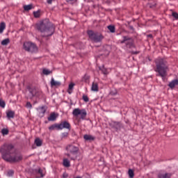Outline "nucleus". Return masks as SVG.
Listing matches in <instances>:
<instances>
[{
	"mask_svg": "<svg viewBox=\"0 0 178 178\" xmlns=\"http://www.w3.org/2000/svg\"><path fill=\"white\" fill-rule=\"evenodd\" d=\"M88 35L94 42H101L104 40V35L98 32H94V31H88Z\"/></svg>",
	"mask_w": 178,
	"mask_h": 178,
	"instance_id": "obj_6",
	"label": "nucleus"
},
{
	"mask_svg": "<svg viewBox=\"0 0 178 178\" xmlns=\"http://www.w3.org/2000/svg\"><path fill=\"white\" fill-rule=\"evenodd\" d=\"M83 80H85V81H87V80H90V75L86 74L83 76Z\"/></svg>",
	"mask_w": 178,
	"mask_h": 178,
	"instance_id": "obj_36",
	"label": "nucleus"
},
{
	"mask_svg": "<svg viewBox=\"0 0 178 178\" xmlns=\"http://www.w3.org/2000/svg\"><path fill=\"white\" fill-rule=\"evenodd\" d=\"M83 138L84 140H86V141H94V140H95V136H92V135H88V134L84 135Z\"/></svg>",
	"mask_w": 178,
	"mask_h": 178,
	"instance_id": "obj_12",
	"label": "nucleus"
},
{
	"mask_svg": "<svg viewBox=\"0 0 178 178\" xmlns=\"http://www.w3.org/2000/svg\"><path fill=\"white\" fill-rule=\"evenodd\" d=\"M50 86L51 87H56V88H58V87H60V86H62V82L59 81H55V79L52 77L51 79Z\"/></svg>",
	"mask_w": 178,
	"mask_h": 178,
	"instance_id": "obj_10",
	"label": "nucleus"
},
{
	"mask_svg": "<svg viewBox=\"0 0 178 178\" xmlns=\"http://www.w3.org/2000/svg\"><path fill=\"white\" fill-rule=\"evenodd\" d=\"M176 86H178V79L172 80L168 84V87H170V88H175Z\"/></svg>",
	"mask_w": 178,
	"mask_h": 178,
	"instance_id": "obj_11",
	"label": "nucleus"
},
{
	"mask_svg": "<svg viewBox=\"0 0 178 178\" xmlns=\"http://www.w3.org/2000/svg\"><path fill=\"white\" fill-rule=\"evenodd\" d=\"M42 74H44V76H48L49 74H52V71H51L48 69L44 68L42 70Z\"/></svg>",
	"mask_w": 178,
	"mask_h": 178,
	"instance_id": "obj_22",
	"label": "nucleus"
},
{
	"mask_svg": "<svg viewBox=\"0 0 178 178\" xmlns=\"http://www.w3.org/2000/svg\"><path fill=\"white\" fill-rule=\"evenodd\" d=\"M63 165L65 166V168H70V161H69L67 159H64Z\"/></svg>",
	"mask_w": 178,
	"mask_h": 178,
	"instance_id": "obj_19",
	"label": "nucleus"
},
{
	"mask_svg": "<svg viewBox=\"0 0 178 178\" xmlns=\"http://www.w3.org/2000/svg\"><path fill=\"white\" fill-rule=\"evenodd\" d=\"M128 175L130 178H134V171L131 169H129L128 171Z\"/></svg>",
	"mask_w": 178,
	"mask_h": 178,
	"instance_id": "obj_28",
	"label": "nucleus"
},
{
	"mask_svg": "<svg viewBox=\"0 0 178 178\" xmlns=\"http://www.w3.org/2000/svg\"><path fill=\"white\" fill-rule=\"evenodd\" d=\"M6 116L8 119H13L15 118V111H9L6 113Z\"/></svg>",
	"mask_w": 178,
	"mask_h": 178,
	"instance_id": "obj_18",
	"label": "nucleus"
},
{
	"mask_svg": "<svg viewBox=\"0 0 178 178\" xmlns=\"http://www.w3.org/2000/svg\"><path fill=\"white\" fill-rule=\"evenodd\" d=\"M68 135L69 134L67 132H64L62 134V138H65V137H67Z\"/></svg>",
	"mask_w": 178,
	"mask_h": 178,
	"instance_id": "obj_40",
	"label": "nucleus"
},
{
	"mask_svg": "<svg viewBox=\"0 0 178 178\" xmlns=\"http://www.w3.org/2000/svg\"><path fill=\"white\" fill-rule=\"evenodd\" d=\"M66 149L67 151V156L72 161H76L77 159V154H79V147L73 145H68L66 147Z\"/></svg>",
	"mask_w": 178,
	"mask_h": 178,
	"instance_id": "obj_4",
	"label": "nucleus"
},
{
	"mask_svg": "<svg viewBox=\"0 0 178 178\" xmlns=\"http://www.w3.org/2000/svg\"><path fill=\"white\" fill-rule=\"evenodd\" d=\"M129 44H133V42L129 41V42H128L126 43V45H129Z\"/></svg>",
	"mask_w": 178,
	"mask_h": 178,
	"instance_id": "obj_43",
	"label": "nucleus"
},
{
	"mask_svg": "<svg viewBox=\"0 0 178 178\" xmlns=\"http://www.w3.org/2000/svg\"><path fill=\"white\" fill-rule=\"evenodd\" d=\"M54 1L55 0H47V3H49V5H51L52 3V2H54Z\"/></svg>",
	"mask_w": 178,
	"mask_h": 178,
	"instance_id": "obj_42",
	"label": "nucleus"
},
{
	"mask_svg": "<svg viewBox=\"0 0 178 178\" xmlns=\"http://www.w3.org/2000/svg\"><path fill=\"white\" fill-rule=\"evenodd\" d=\"M35 144L37 145V147H41L42 145V140H41V139L39 138H37L35 140Z\"/></svg>",
	"mask_w": 178,
	"mask_h": 178,
	"instance_id": "obj_20",
	"label": "nucleus"
},
{
	"mask_svg": "<svg viewBox=\"0 0 178 178\" xmlns=\"http://www.w3.org/2000/svg\"><path fill=\"white\" fill-rule=\"evenodd\" d=\"M68 92H69V94H72V92H70V90H68Z\"/></svg>",
	"mask_w": 178,
	"mask_h": 178,
	"instance_id": "obj_47",
	"label": "nucleus"
},
{
	"mask_svg": "<svg viewBox=\"0 0 178 178\" xmlns=\"http://www.w3.org/2000/svg\"><path fill=\"white\" fill-rule=\"evenodd\" d=\"M38 174L40 175V177H44L45 176V174H44L41 168H39Z\"/></svg>",
	"mask_w": 178,
	"mask_h": 178,
	"instance_id": "obj_32",
	"label": "nucleus"
},
{
	"mask_svg": "<svg viewBox=\"0 0 178 178\" xmlns=\"http://www.w3.org/2000/svg\"><path fill=\"white\" fill-rule=\"evenodd\" d=\"M132 54H134V55H137V54H138V51H133Z\"/></svg>",
	"mask_w": 178,
	"mask_h": 178,
	"instance_id": "obj_44",
	"label": "nucleus"
},
{
	"mask_svg": "<svg viewBox=\"0 0 178 178\" xmlns=\"http://www.w3.org/2000/svg\"><path fill=\"white\" fill-rule=\"evenodd\" d=\"M58 128L60 130H63V129H67L70 130V123L67 121H63L61 123L58 124Z\"/></svg>",
	"mask_w": 178,
	"mask_h": 178,
	"instance_id": "obj_9",
	"label": "nucleus"
},
{
	"mask_svg": "<svg viewBox=\"0 0 178 178\" xmlns=\"http://www.w3.org/2000/svg\"><path fill=\"white\" fill-rule=\"evenodd\" d=\"M14 174H15V171H13V170H10L8 171L7 176L8 177H12V176H13Z\"/></svg>",
	"mask_w": 178,
	"mask_h": 178,
	"instance_id": "obj_29",
	"label": "nucleus"
},
{
	"mask_svg": "<svg viewBox=\"0 0 178 178\" xmlns=\"http://www.w3.org/2000/svg\"><path fill=\"white\" fill-rule=\"evenodd\" d=\"M156 69L154 71L158 73L156 76L161 77L163 80L168 75V70H169V65H168V61L165 58H158L155 60Z\"/></svg>",
	"mask_w": 178,
	"mask_h": 178,
	"instance_id": "obj_3",
	"label": "nucleus"
},
{
	"mask_svg": "<svg viewBox=\"0 0 178 178\" xmlns=\"http://www.w3.org/2000/svg\"><path fill=\"white\" fill-rule=\"evenodd\" d=\"M108 29L109 30V31L111 32V33H115V26H112V25H109L108 26Z\"/></svg>",
	"mask_w": 178,
	"mask_h": 178,
	"instance_id": "obj_26",
	"label": "nucleus"
},
{
	"mask_svg": "<svg viewBox=\"0 0 178 178\" xmlns=\"http://www.w3.org/2000/svg\"><path fill=\"white\" fill-rule=\"evenodd\" d=\"M0 152L2 155L3 159L6 161V162H9L10 163H17L21 161H23V155L15 152L13 145L4 144L1 147Z\"/></svg>",
	"mask_w": 178,
	"mask_h": 178,
	"instance_id": "obj_1",
	"label": "nucleus"
},
{
	"mask_svg": "<svg viewBox=\"0 0 178 178\" xmlns=\"http://www.w3.org/2000/svg\"><path fill=\"white\" fill-rule=\"evenodd\" d=\"M23 49L26 52L31 54H35L38 52V47L37 45L31 42H24L23 44Z\"/></svg>",
	"mask_w": 178,
	"mask_h": 178,
	"instance_id": "obj_5",
	"label": "nucleus"
},
{
	"mask_svg": "<svg viewBox=\"0 0 178 178\" xmlns=\"http://www.w3.org/2000/svg\"><path fill=\"white\" fill-rule=\"evenodd\" d=\"M1 134L3 136H8L9 134V130L8 129H1Z\"/></svg>",
	"mask_w": 178,
	"mask_h": 178,
	"instance_id": "obj_27",
	"label": "nucleus"
},
{
	"mask_svg": "<svg viewBox=\"0 0 178 178\" xmlns=\"http://www.w3.org/2000/svg\"><path fill=\"white\" fill-rule=\"evenodd\" d=\"M172 16L175 17V19H178V13H172Z\"/></svg>",
	"mask_w": 178,
	"mask_h": 178,
	"instance_id": "obj_38",
	"label": "nucleus"
},
{
	"mask_svg": "<svg viewBox=\"0 0 178 178\" xmlns=\"http://www.w3.org/2000/svg\"><path fill=\"white\" fill-rule=\"evenodd\" d=\"M48 120L49 122H55V120H56V115L55 114V113H52L49 117H48Z\"/></svg>",
	"mask_w": 178,
	"mask_h": 178,
	"instance_id": "obj_17",
	"label": "nucleus"
},
{
	"mask_svg": "<svg viewBox=\"0 0 178 178\" xmlns=\"http://www.w3.org/2000/svg\"><path fill=\"white\" fill-rule=\"evenodd\" d=\"M49 130H50V131H52L54 130H60L59 129V124H54L51 125L49 127Z\"/></svg>",
	"mask_w": 178,
	"mask_h": 178,
	"instance_id": "obj_16",
	"label": "nucleus"
},
{
	"mask_svg": "<svg viewBox=\"0 0 178 178\" xmlns=\"http://www.w3.org/2000/svg\"><path fill=\"white\" fill-rule=\"evenodd\" d=\"M124 42H126L124 40L121 41V44H124Z\"/></svg>",
	"mask_w": 178,
	"mask_h": 178,
	"instance_id": "obj_46",
	"label": "nucleus"
},
{
	"mask_svg": "<svg viewBox=\"0 0 178 178\" xmlns=\"http://www.w3.org/2000/svg\"><path fill=\"white\" fill-rule=\"evenodd\" d=\"M26 106L29 109H31V108H33V105H31V103L30 102H26Z\"/></svg>",
	"mask_w": 178,
	"mask_h": 178,
	"instance_id": "obj_35",
	"label": "nucleus"
},
{
	"mask_svg": "<svg viewBox=\"0 0 178 178\" xmlns=\"http://www.w3.org/2000/svg\"><path fill=\"white\" fill-rule=\"evenodd\" d=\"M5 29H6V24H5V22H1L0 25V34H2V33H3V30H5Z\"/></svg>",
	"mask_w": 178,
	"mask_h": 178,
	"instance_id": "obj_21",
	"label": "nucleus"
},
{
	"mask_svg": "<svg viewBox=\"0 0 178 178\" xmlns=\"http://www.w3.org/2000/svg\"><path fill=\"white\" fill-rule=\"evenodd\" d=\"M159 178H170L172 177V174L170 173H160L158 176Z\"/></svg>",
	"mask_w": 178,
	"mask_h": 178,
	"instance_id": "obj_15",
	"label": "nucleus"
},
{
	"mask_svg": "<svg viewBox=\"0 0 178 178\" xmlns=\"http://www.w3.org/2000/svg\"><path fill=\"white\" fill-rule=\"evenodd\" d=\"M83 99L84 102H88V101H90V99H88V97L87 95H83Z\"/></svg>",
	"mask_w": 178,
	"mask_h": 178,
	"instance_id": "obj_34",
	"label": "nucleus"
},
{
	"mask_svg": "<svg viewBox=\"0 0 178 178\" xmlns=\"http://www.w3.org/2000/svg\"><path fill=\"white\" fill-rule=\"evenodd\" d=\"M63 178H68L69 177V175L67 173H66V172H64L63 174Z\"/></svg>",
	"mask_w": 178,
	"mask_h": 178,
	"instance_id": "obj_41",
	"label": "nucleus"
},
{
	"mask_svg": "<svg viewBox=\"0 0 178 178\" xmlns=\"http://www.w3.org/2000/svg\"><path fill=\"white\" fill-rule=\"evenodd\" d=\"M72 115L74 118H79L80 116V119L84 120L87 116V111L85 108L80 109L79 108H76L72 111Z\"/></svg>",
	"mask_w": 178,
	"mask_h": 178,
	"instance_id": "obj_7",
	"label": "nucleus"
},
{
	"mask_svg": "<svg viewBox=\"0 0 178 178\" xmlns=\"http://www.w3.org/2000/svg\"><path fill=\"white\" fill-rule=\"evenodd\" d=\"M114 126H115L116 129H120V127H122V124L119 122H115Z\"/></svg>",
	"mask_w": 178,
	"mask_h": 178,
	"instance_id": "obj_30",
	"label": "nucleus"
},
{
	"mask_svg": "<svg viewBox=\"0 0 178 178\" xmlns=\"http://www.w3.org/2000/svg\"><path fill=\"white\" fill-rule=\"evenodd\" d=\"M33 16L34 17H36V18L40 17V10L34 11Z\"/></svg>",
	"mask_w": 178,
	"mask_h": 178,
	"instance_id": "obj_31",
	"label": "nucleus"
},
{
	"mask_svg": "<svg viewBox=\"0 0 178 178\" xmlns=\"http://www.w3.org/2000/svg\"><path fill=\"white\" fill-rule=\"evenodd\" d=\"M29 94L30 98H33V97H38L37 90L35 89H29Z\"/></svg>",
	"mask_w": 178,
	"mask_h": 178,
	"instance_id": "obj_14",
	"label": "nucleus"
},
{
	"mask_svg": "<svg viewBox=\"0 0 178 178\" xmlns=\"http://www.w3.org/2000/svg\"><path fill=\"white\" fill-rule=\"evenodd\" d=\"M92 91H94L95 92H98L99 91V87H98V83L93 82L91 87Z\"/></svg>",
	"mask_w": 178,
	"mask_h": 178,
	"instance_id": "obj_13",
	"label": "nucleus"
},
{
	"mask_svg": "<svg viewBox=\"0 0 178 178\" xmlns=\"http://www.w3.org/2000/svg\"><path fill=\"white\" fill-rule=\"evenodd\" d=\"M47 108L46 106H42L37 108L39 118H44L45 113L47 112Z\"/></svg>",
	"mask_w": 178,
	"mask_h": 178,
	"instance_id": "obj_8",
	"label": "nucleus"
},
{
	"mask_svg": "<svg viewBox=\"0 0 178 178\" xmlns=\"http://www.w3.org/2000/svg\"><path fill=\"white\" fill-rule=\"evenodd\" d=\"M73 87H74V83H70L68 88L69 91H72V90H73Z\"/></svg>",
	"mask_w": 178,
	"mask_h": 178,
	"instance_id": "obj_37",
	"label": "nucleus"
},
{
	"mask_svg": "<svg viewBox=\"0 0 178 178\" xmlns=\"http://www.w3.org/2000/svg\"><path fill=\"white\" fill-rule=\"evenodd\" d=\"M24 10H31L33 9V5L29 4L24 6Z\"/></svg>",
	"mask_w": 178,
	"mask_h": 178,
	"instance_id": "obj_25",
	"label": "nucleus"
},
{
	"mask_svg": "<svg viewBox=\"0 0 178 178\" xmlns=\"http://www.w3.org/2000/svg\"><path fill=\"white\" fill-rule=\"evenodd\" d=\"M36 29L42 33V37H49L55 33V28L49 19H44L36 24Z\"/></svg>",
	"mask_w": 178,
	"mask_h": 178,
	"instance_id": "obj_2",
	"label": "nucleus"
},
{
	"mask_svg": "<svg viewBox=\"0 0 178 178\" xmlns=\"http://www.w3.org/2000/svg\"><path fill=\"white\" fill-rule=\"evenodd\" d=\"M67 2H73V1H77V0H66Z\"/></svg>",
	"mask_w": 178,
	"mask_h": 178,
	"instance_id": "obj_45",
	"label": "nucleus"
},
{
	"mask_svg": "<svg viewBox=\"0 0 178 178\" xmlns=\"http://www.w3.org/2000/svg\"><path fill=\"white\" fill-rule=\"evenodd\" d=\"M10 42V40L9 38H6L1 41V45H8Z\"/></svg>",
	"mask_w": 178,
	"mask_h": 178,
	"instance_id": "obj_24",
	"label": "nucleus"
},
{
	"mask_svg": "<svg viewBox=\"0 0 178 178\" xmlns=\"http://www.w3.org/2000/svg\"><path fill=\"white\" fill-rule=\"evenodd\" d=\"M99 70L102 71L103 74H105L106 76L107 74H109V72L108 71V69L103 67L102 68L99 67Z\"/></svg>",
	"mask_w": 178,
	"mask_h": 178,
	"instance_id": "obj_23",
	"label": "nucleus"
},
{
	"mask_svg": "<svg viewBox=\"0 0 178 178\" xmlns=\"http://www.w3.org/2000/svg\"><path fill=\"white\" fill-rule=\"evenodd\" d=\"M6 106V104H5V102L2 99H0V106L1 108H5Z\"/></svg>",
	"mask_w": 178,
	"mask_h": 178,
	"instance_id": "obj_33",
	"label": "nucleus"
},
{
	"mask_svg": "<svg viewBox=\"0 0 178 178\" xmlns=\"http://www.w3.org/2000/svg\"><path fill=\"white\" fill-rule=\"evenodd\" d=\"M123 40L126 41H130V40H131V38L127 37V36H123Z\"/></svg>",
	"mask_w": 178,
	"mask_h": 178,
	"instance_id": "obj_39",
	"label": "nucleus"
}]
</instances>
